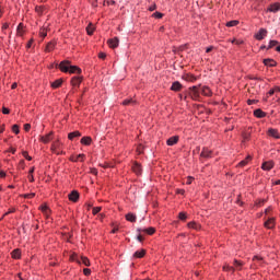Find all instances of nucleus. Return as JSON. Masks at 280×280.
<instances>
[{"mask_svg": "<svg viewBox=\"0 0 280 280\" xmlns=\"http://www.w3.org/2000/svg\"><path fill=\"white\" fill-rule=\"evenodd\" d=\"M59 69L63 73H82V69L78 66H71V61L65 60L59 63Z\"/></svg>", "mask_w": 280, "mask_h": 280, "instance_id": "1", "label": "nucleus"}, {"mask_svg": "<svg viewBox=\"0 0 280 280\" xmlns=\"http://www.w3.org/2000/svg\"><path fill=\"white\" fill-rule=\"evenodd\" d=\"M71 261H77V264H83V266H91V261L86 256H79L78 254H72L70 256Z\"/></svg>", "mask_w": 280, "mask_h": 280, "instance_id": "2", "label": "nucleus"}, {"mask_svg": "<svg viewBox=\"0 0 280 280\" xmlns=\"http://www.w3.org/2000/svg\"><path fill=\"white\" fill-rule=\"evenodd\" d=\"M188 95L189 97H191V100H199L200 98V90L198 89V86H191L188 89Z\"/></svg>", "mask_w": 280, "mask_h": 280, "instance_id": "3", "label": "nucleus"}, {"mask_svg": "<svg viewBox=\"0 0 280 280\" xmlns=\"http://www.w3.org/2000/svg\"><path fill=\"white\" fill-rule=\"evenodd\" d=\"M61 145L62 143H60V140H56L50 147L51 152H54L55 154H62V151H60Z\"/></svg>", "mask_w": 280, "mask_h": 280, "instance_id": "4", "label": "nucleus"}, {"mask_svg": "<svg viewBox=\"0 0 280 280\" xmlns=\"http://www.w3.org/2000/svg\"><path fill=\"white\" fill-rule=\"evenodd\" d=\"M68 198L71 202H78V200H80V192L72 190L71 194L68 195Z\"/></svg>", "mask_w": 280, "mask_h": 280, "instance_id": "5", "label": "nucleus"}, {"mask_svg": "<svg viewBox=\"0 0 280 280\" xmlns=\"http://www.w3.org/2000/svg\"><path fill=\"white\" fill-rule=\"evenodd\" d=\"M201 159H211V156H213V151L203 148L201 153H200Z\"/></svg>", "mask_w": 280, "mask_h": 280, "instance_id": "6", "label": "nucleus"}, {"mask_svg": "<svg viewBox=\"0 0 280 280\" xmlns=\"http://www.w3.org/2000/svg\"><path fill=\"white\" fill-rule=\"evenodd\" d=\"M268 35V31L266 28H260L259 32L255 35L256 40H264L265 36Z\"/></svg>", "mask_w": 280, "mask_h": 280, "instance_id": "7", "label": "nucleus"}, {"mask_svg": "<svg viewBox=\"0 0 280 280\" xmlns=\"http://www.w3.org/2000/svg\"><path fill=\"white\" fill-rule=\"evenodd\" d=\"M275 167V162L269 161V162H265L261 165V170H264L265 172H270V170H272Z\"/></svg>", "mask_w": 280, "mask_h": 280, "instance_id": "8", "label": "nucleus"}, {"mask_svg": "<svg viewBox=\"0 0 280 280\" xmlns=\"http://www.w3.org/2000/svg\"><path fill=\"white\" fill-rule=\"evenodd\" d=\"M108 45H109V47L112 48V49H115V48H117V47H119V38H117V37H114V38H112V39H108Z\"/></svg>", "mask_w": 280, "mask_h": 280, "instance_id": "9", "label": "nucleus"}, {"mask_svg": "<svg viewBox=\"0 0 280 280\" xmlns=\"http://www.w3.org/2000/svg\"><path fill=\"white\" fill-rule=\"evenodd\" d=\"M138 233H147V235H154V233H156V230L154 228L138 229Z\"/></svg>", "mask_w": 280, "mask_h": 280, "instance_id": "10", "label": "nucleus"}, {"mask_svg": "<svg viewBox=\"0 0 280 280\" xmlns=\"http://www.w3.org/2000/svg\"><path fill=\"white\" fill-rule=\"evenodd\" d=\"M52 137H54V132H49L46 136H40L39 141H42V143H49V141H51Z\"/></svg>", "mask_w": 280, "mask_h": 280, "instance_id": "11", "label": "nucleus"}, {"mask_svg": "<svg viewBox=\"0 0 280 280\" xmlns=\"http://www.w3.org/2000/svg\"><path fill=\"white\" fill-rule=\"evenodd\" d=\"M268 135L269 137H272L273 139H280V133H279V130L277 129H269L268 130Z\"/></svg>", "mask_w": 280, "mask_h": 280, "instance_id": "12", "label": "nucleus"}, {"mask_svg": "<svg viewBox=\"0 0 280 280\" xmlns=\"http://www.w3.org/2000/svg\"><path fill=\"white\" fill-rule=\"evenodd\" d=\"M176 143H178V136H173L166 141L167 145H176Z\"/></svg>", "mask_w": 280, "mask_h": 280, "instance_id": "13", "label": "nucleus"}, {"mask_svg": "<svg viewBox=\"0 0 280 280\" xmlns=\"http://www.w3.org/2000/svg\"><path fill=\"white\" fill-rule=\"evenodd\" d=\"M132 170H133L135 174H137L138 176L141 175V172H143V168H141V164H139V163H135L132 165Z\"/></svg>", "mask_w": 280, "mask_h": 280, "instance_id": "14", "label": "nucleus"}, {"mask_svg": "<svg viewBox=\"0 0 280 280\" xmlns=\"http://www.w3.org/2000/svg\"><path fill=\"white\" fill-rule=\"evenodd\" d=\"M81 83H82V78L80 77H73L71 79L72 86H80Z\"/></svg>", "mask_w": 280, "mask_h": 280, "instance_id": "15", "label": "nucleus"}, {"mask_svg": "<svg viewBox=\"0 0 280 280\" xmlns=\"http://www.w3.org/2000/svg\"><path fill=\"white\" fill-rule=\"evenodd\" d=\"M264 65L266 67H277V61H275L273 59H264Z\"/></svg>", "mask_w": 280, "mask_h": 280, "instance_id": "16", "label": "nucleus"}, {"mask_svg": "<svg viewBox=\"0 0 280 280\" xmlns=\"http://www.w3.org/2000/svg\"><path fill=\"white\" fill-rule=\"evenodd\" d=\"M254 115L255 117H258V119H264V117H266V112L261 109H255Z\"/></svg>", "mask_w": 280, "mask_h": 280, "instance_id": "17", "label": "nucleus"}, {"mask_svg": "<svg viewBox=\"0 0 280 280\" xmlns=\"http://www.w3.org/2000/svg\"><path fill=\"white\" fill-rule=\"evenodd\" d=\"M183 89V84H180V82L175 81L172 86H171V91H180Z\"/></svg>", "mask_w": 280, "mask_h": 280, "instance_id": "18", "label": "nucleus"}, {"mask_svg": "<svg viewBox=\"0 0 280 280\" xmlns=\"http://www.w3.org/2000/svg\"><path fill=\"white\" fill-rule=\"evenodd\" d=\"M126 221L127 222H137V215H135V213L129 212L128 214H126Z\"/></svg>", "mask_w": 280, "mask_h": 280, "instance_id": "19", "label": "nucleus"}, {"mask_svg": "<svg viewBox=\"0 0 280 280\" xmlns=\"http://www.w3.org/2000/svg\"><path fill=\"white\" fill-rule=\"evenodd\" d=\"M280 10V3H273L268 8L269 12H279Z\"/></svg>", "mask_w": 280, "mask_h": 280, "instance_id": "20", "label": "nucleus"}, {"mask_svg": "<svg viewBox=\"0 0 280 280\" xmlns=\"http://www.w3.org/2000/svg\"><path fill=\"white\" fill-rule=\"evenodd\" d=\"M201 93L202 95H205L206 97H211V89H209V86H203L201 89Z\"/></svg>", "mask_w": 280, "mask_h": 280, "instance_id": "21", "label": "nucleus"}, {"mask_svg": "<svg viewBox=\"0 0 280 280\" xmlns=\"http://www.w3.org/2000/svg\"><path fill=\"white\" fill-rule=\"evenodd\" d=\"M188 229H194L195 231H200V224L191 221L187 224Z\"/></svg>", "mask_w": 280, "mask_h": 280, "instance_id": "22", "label": "nucleus"}, {"mask_svg": "<svg viewBox=\"0 0 280 280\" xmlns=\"http://www.w3.org/2000/svg\"><path fill=\"white\" fill-rule=\"evenodd\" d=\"M56 49V42H50L46 45L45 51H54Z\"/></svg>", "mask_w": 280, "mask_h": 280, "instance_id": "23", "label": "nucleus"}, {"mask_svg": "<svg viewBox=\"0 0 280 280\" xmlns=\"http://www.w3.org/2000/svg\"><path fill=\"white\" fill-rule=\"evenodd\" d=\"M92 141H93V139H91V137H83L81 139L82 145H91Z\"/></svg>", "mask_w": 280, "mask_h": 280, "instance_id": "24", "label": "nucleus"}, {"mask_svg": "<svg viewBox=\"0 0 280 280\" xmlns=\"http://www.w3.org/2000/svg\"><path fill=\"white\" fill-rule=\"evenodd\" d=\"M253 261L255 262V266H261V264H264V258L259 256H254Z\"/></svg>", "mask_w": 280, "mask_h": 280, "instance_id": "25", "label": "nucleus"}, {"mask_svg": "<svg viewBox=\"0 0 280 280\" xmlns=\"http://www.w3.org/2000/svg\"><path fill=\"white\" fill-rule=\"evenodd\" d=\"M75 137H82V133H80V131H73L68 135V139H70V141H73Z\"/></svg>", "mask_w": 280, "mask_h": 280, "instance_id": "26", "label": "nucleus"}, {"mask_svg": "<svg viewBox=\"0 0 280 280\" xmlns=\"http://www.w3.org/2000/svg\"><path fill=\"white\" fill-rule=\"evenodd\" d=\"M266 229H275V219H269L268 221L265 222Z\"/></svg>", "mask_w": 280, "mask_h": 280, "instance_id": "27", "label": "nucleus"}, {"mask_svg": "<svg viewBox=\"0 0 280 280\" xmlns=\"http://www.w3.org/2000/svg\"><path fill=\"white\" fill-rule=\"evenodd\" d=\"M133 257H137L138 259H141L142 257H145V249L137 250L133 254Z\"/></svg>", "mask_w": 280, "mask_h": 280, "instance_id": "28", "label": "nucleus"}, {"mask_svg": "<svg viewBox=\"0 0 280 280\" xmlns=\"http://www.w3.org/2000/svg\"><path fill=\"white\" fill-rule=\"evenodd\" d=\"M62 86V79H58L51 83L52 89H60Z\"/></svg>", "mask_w": 280, "mask_h": 280, "instance_id": "29", "label": "nucleus"}, {"mask_svg": "<svg viewBox=\"0 0 280 280\" xmlns=\"http://www.w3.org/2000/svg\"><path fill=\"white\" fill-rule=\"evenodd\" d=\"M11 255L13 259H21V249H14Z\"/></svg>", "mask_w": 280, "mask_h": 280, "instance_id": "30", "label": "nucleus"}, {"mask_svg": "<svg viewBox=\"0 0 280 280\" xmlns=\"http://www.w3.org/2000/svg\"><path fill=\"white\" fill-rule=\"evenodd\" d=\"M237 25H240V21H237V20H232L226 23V27H235Z\"/></svg>", "mask_w": 280, "mask_h": 280, "instance_id": "31", "label": "nucleus"}, {"mask_svg": "<svg viewBox=\"0 0 280 280\" xmlns=\"http://www.w3.org/2000/svg\"><path fill=\"white\" fill-rule=\"evenodd\" d=\"M250 159H252L250 155H248L245 160H243L238 163V166L245 167V165H248V162L250 161Z\"/></svg>", "mask_w": 280, "mask_h": 280, "instance_id": "32", "label": "nucleus"}, {"mask_svg": "<svg viewBox=\"0 0 280 280\" xmlns=\"http://www.w3.org/2000/svg\"><path fill=\"white\" fill-rule=\"evenodd\" d=\"M184 80H186V82H196V77L192 74H186L184 75Z\"/></svg>", "mask_w": 280, "mask_h": 280, "instance_id": "33", "label": "nucleus"}, {"mask_svg": "<svg viewBox=\"0 0 280 280\" xmlns=\"http://www.w3.org/2000/svg\"><path fill=\"white\" fill-rule=\"evenodd\" d=\"M86 32H88L89 36H93V32H95V27L93 26V24L88 25Z\"/></svg>", "mask_w": 280, "mask_h": 280, "instance_id": "34", "label": "nucleus"}, {"mask_svg": "<svg viewBox=\"0 0 280 280\" xmlns=\"http://www.w3.org/2000/svg\"><path fill=\"white\" fill-rule=\"evenodd\" d=\"M130 104H131V105H135V104H136L135 100H132V98H127V100H125V101L122 102V106H130Z\"/></svg>", "mask_w": 280, "mask_h": 280, "instance_id": "35", "label": "nucleus"}, {"mask_svg": "<svg viewBox=\"0 0 280 280\" xmlns=\"http://www.w3.org/2000/svg\"><path fill=\"white\" fill-rule=\"evenodd\" d=\"M84 161V154H79L75 158H71V161H73L74 163H78V161Z\"/></svg>", "mask_w": 280, "mask_h": 280, "instance_id": "36", "label": "nucleus"}, {"mask_svg": "<svg viewBox=\"0 0 280 280\" xmlns=\"http://www.w3.org/2000/svg\"><path fill=\"white\" fill-rule=\"evenodd\" d=\"M277 45H279V42L272 39V40L269 42V45H268L267 49H272V47H277Z\"/></svg>", "mask_w": 280, "mask_h": 280, "instance_id": "37", "label": "nucleus"}, {"mask_svg": "<svg viewBox=\"0 0 280 280\" xmlns=\"http://www.w3.org/2000/svg\"><path fill=\"white\" fill-rule=\"evenodd\" d=\"M234 266L237 270H242V266H244V262L234 260Z\"/></svg>", "mask_w": 280, "mask_h": 280, "instance_id": "38", "label": "nucleus"}, {"mask_svg": "<svg viewBox=\"0 0 280 280\" xmlns=\"http://www.w3.org/2000/svg\"><path fill=\"white\" fill-rule=\"evenodd\" d=\"M18 36H23V24L22 23H20L19 25H18Z\"/></svg>", "mask_w": 280, "mask_h": 280, "instance_id": "39", "label": "nucleus"}, {"mask_svg": "<svg viewBox=\"0 0 280 280\" xmlns=\"http://www.w3.org/2000/svg\"><path fill=\"white\" fill-rule=\"evenodd\" d=\"M250 139V132H243V143Z\"/></svg>", "mask_w": 280, "mask_h": 280, "instance_id": "40", "label": "nucleus"}, {"mask_svg": "<svg viewBox=\"0 0 280 280\" xmlns=\"http://www.w3.org/2000/svg\"><path fill=\"white\" fill-rule=\"evenodd\" d=\"M39 36H40L42 38H45V37L47 36V30H46V28H40V30H39Z\"/></svg>", "mask_w": 280, "mask_h": 280, "instance_id": "41", "label": "nucleus"}, {"mask_svg": "<svg viewBox=\"0 0 280 280\" xmlns=\"http://www.w3.org/2000/svg\"><path fill=\"white\" fill-rule=\"evenodd\" d=\"M152 16H153L154 19H163V13L156 11V12H154V13L152 14Z\"/></svg>", "mask_w": 280, "mask_h": 280, "instance_id": "42", "label": "nucleus"}, {"mask_svg": "<svg viewBox=\"0 0 280 280\" xmlns=\"http://www.w3.org/2000/svg\"><path fill=\"white\" fill-rule=\"evenodd\" d=\"M100 211H102V207H95V208H93L92 213H93V215H97V213H100Z\"/></svg>", "mask_w": 280, "mask_h": 280, "instance_id": "43", "label": "nucleus"}, {"mask_svg": "<svg viewBox=\"0 0 280 280\" xmlns=\"http://www.w3.org/2000/svg\"><path fill=\"white\" fill-rule=\"evenodd\" d=\"M42 211H43V213H45L46 215H48V214H49V207H47V206H42Z\"/></svg>", "mask_w": 280, "mask_h": 280, "instance_id": "44", "label": "nucleus"}, {"mask_svg": "<svg viewBox=\"0 0 280 280\" xmlns=\"http://www.w3.org/2000/svg\"><path fill=\"white\" fill-rule=\"evenodd\" d=\"M223 270L230 271V272H235V268L231 266H224Z\"/></svg>", "mask_w": 280, "mask_h": 280, "instance_id": "45", "label": "nucleus"}, {"mask_svg": "<svg viewBox=\"0 0 280 280\" xmlns=\"http://www.w3.org/2000/svg\"><path fill=\"white\" fill-rule=\"evenodd\" d=\"M22 154H23L24 159H26V161H32V156H30L27 151H24Z\"/></svg>", "mask_w": 280, "mask_h": 280, "instance_id": "46", "label": "nucleus"}, {"mask_svg": "<svg viewBox=\"0 0 280 280\" xmlns=\"http://www.w3.org/2000/svg\"><path fill=\"white\" fill-rule=\"evenodd\" d=\"M12 130L15 135H19L20 132L19 125H13Z\"/></svg>", "mask_w": 280, "mask_h": 280, "instance_id": "47", "label": "nucleus"}, {"mask_svg": "<svg viewBox=\"0 0 280 280\" xmlns=\"http://www.w3.org/2000/svg\"><path fill=\"white\" fill-rule=\"evenodd\" d=\"M179 220H187V213L179 212Z\"/></svg>", "mask_w": 280, "mask_h": 280, "instance_id": "48", "label": "nucleus"}, {"mask_svg": "<svg viewBox=\"0 0 280 280\" xmlns=\"http://www.w3.org/2000/svg\"><path fill=\"white\" fill-rule=\"evenodd\" d=\"M156 10V3H153L151 7H149V12H154Z\"/></svg>", "mask_w": 280, "mask_h": 280, "instance_id": "49", "label": "nucleus"}, {"mask_svg": "<svg viewBox=\"0 0 280 280\" xmlns=\"http://www.w3.org/2000/svg\"><path fill=\"white\" fill-rule=\"evenodd\" d=\"M83 273L85 275V277H89V275H91V269L89 268L83 269Z\"/></svg>", "mask_w": 280, "mask_h": 280, "instance_id": "50", "label": "nucleus"}, {"mask_svg": "<svg viewBox=\"0 0 280 280\" xmlns=\"http://www.w3.org/2000/svg\"><path fill=\"white\" fill-rule=\"evenodd\" d=\"M32 128V125H30V124H25L24 125V130L26 131V132H30V129Z\"/></svg>", "mask_w": 280, "mask_h": 280, "instance_id": "51", "label": "nucleus"}, {"mask_svg": "<svg viewBox=\"0 0 280 280\" xmlns=\"http://www.w3.org/2000/svg\"><path fill=\"white\" fill-rule=\"evenodd\" d=\"M98 58H101V60H105L106 59V54L105 52H100Z\"/></svg>", "mask_w": 280, "mask_h": 280, "instance_id": "52", "label": "nucleus"}, {"mask_svg": "<svg viewBox=\"0 0 280 280\" xmlns=\"http://www.w3.org/2000/svg\"><path fill=\"white\" fill-rule=\"evenodd\" d=\"M2 113H3V115H10V109L7 107H3Z\"/></svg>", "mask_w": 280, "mask_h": 280, "instance_id": "53", "label": "nucleus"}, {"mask_svg": "<svg viewBox=\"0 0 280 280\" xmlns=\"http://www.w3.org/2000/svg\"><path fill=\"white\" fill-rule=\"evenodd\" d=\"M138 242H142L143 241V235H141V232H139L138 236H137Z\"/></svg>", "mask_w": 280, "mask_h": 280, "instance_id": "54", "label": "nucleus"}, {"mask_svg": "<svg viewBox=\"0 0 280 280\" xmlns=\"http://www.w3.org/2000/svg\"><path fill=\"white\" fill-rule=\"evenodd\" d=\"M192 182H194V177H188L187 182H186V185H191Z\"/></svg>", "mask_w": 280, "mask_h": 280, "instance_id": "55", "label": "nucleus"}, {"mask_svg": "<svg viewBox=\"0 0 280 280\" xmlns=\"http://www.w3.org/2000/svg\"><path fill=\"white\" fill-rule=\"evenodd\" d=\"M14 211H16V209H14V208H13V209H10V210L4 214V217H5V215H10V213H14Z\"/></svg>", "mask_w": 280, "mask_h": 280, "instance_id": "56", "label": "nucleus"}, {"mask_svg": "<svg viewBox=\"0 0 280 280\" xmlns=\"http://www.w3.org/2000/svg\"><path fill=\"white\" fill-rule=\"evenodd\" d=\"M247 104H248V106H253V104H255V100H248Z\"/></svg>", "mask_w": 280, "mask_h": 280, "instance_id": "57", "label": "nucleus"}, {"mask_svg": "<svg viewBox=\"0 0 280 280\" xmlns=\"http://www.w3.org/2000/svg\"><path fill=\"white\" fill-rule=\"evenodd\" d=\"M34 43V39H31L28 43H27V45H26V47H27V49H30V47H32V44Z\"/></svg>", "mask_w": 280, "mask_h": 280, "instance_id": "58", "label": "nucleus"}, {"mask_svg": "<svg viewBox=\"0 0 280 280\" xmlns=\"http://www.w3.org/2000/svg\"><path fill=\"white\" fill-rule=\"evenodd\" d=\"M0 178H5V172L0 171Z\"/></svg>", "mask_w": 280, "mask_h": 280, "instance_id": "59", "label": "nucleus"}, {"mask_svg": "<svg viewBox=\"0 0 280 280\" xmlns=\"http://www.w3.org/2000/svg\"><path fill=\"white\" fill-rule=\"evenodd\" d=\"M30 183H34V175H28Z\"/></svg>", "mask_w": 280, "mask_h": 280, "instance_id": "60", "label": "nucleus"}, {"mask_svg": "<svg viewBox=\"0 0 280 280\" xmlns=\"http://www.w3.org/2000/svg\"><path fill=\"white\" fill-rule=\"evenodd\" d=\"M232 43H236V45H242V43H244L243 40H236L234 39Z\"/></svg>", "mask_w": 280, "mask_h": 280, "instance_id": "61", "label": "nucleus"}, {"mask_svg": "<svg viewBox=\"0 0 280 280\" xmlns=\"http://www.w3.org/2000/svg\"><path fill=\"white\" fill-rule=\"evenodd\" d=\"M273 90H275V93H280V88L279 86H275Z\"/></svg>", "mask_w": 280, "mask_h": 280, "instance_id": "62", "label": "nucleus"}, {"mask_svg": "<svg viewBox=\"0 0 280 280\" xmlns=\"http://www.w3.org/2000/svg\"><path fill=\"white\" fill-rule=\"evenodd\" d=\"M107 5H115V1L114 0L107 1Z\"/></svg>", "mask_w": 280, "mask_h": 280, "instance_id": "63", "label": "nucleus"}, {"mask_svg": "<svg viewBox=\"0 0 280 280\" xmlns=\"http://www.w3.org/2000/svg\"><path fill=\"white\" fill-rule=\"evenodd\" d=\"M34 196H36V194L32 192L30 195H26V198H34Z\"/></svg>", "mask_w": 280, "mask_h": 280, "instance_id": "64", "label": "nucleus"}]
</instances>
